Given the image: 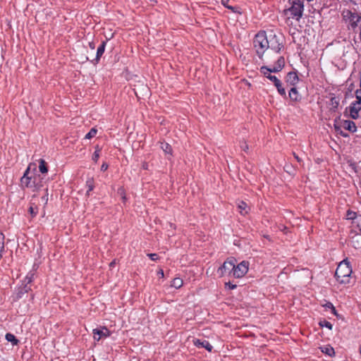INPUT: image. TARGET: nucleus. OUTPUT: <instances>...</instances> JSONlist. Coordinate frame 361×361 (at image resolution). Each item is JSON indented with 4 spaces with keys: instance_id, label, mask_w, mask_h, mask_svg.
<instances>
[{
    "instance_id": "28",
    "label": "nucleus",
    "mask_w": 361,
    "mask_h": 361,
    "mask_svg": "<svg viewBox=\"0 0 361 361\" xmlns=\"http://www.w3.org/2000/svg\"><path fill=\"white\" fill-rule=\"evenodd\" d=\"M161 147L165 152V153L171 154L172 148L169 144L166 142H162Z\"/></svg>"
},
{
    "instance_id": "5",
    "label": "nucleus",
    "mask_w": 361,
    "mask_h": 361,
    "mask_svg": "<svg viewBox=\"0 0 361 361\" xmlns=\"http://www.w3.org/2000/svg\"><path fill=\"white\" fill-rule=\"evenodd\" d=\"M290 6L285 10V13L289 15V18L299 20L303 14L304 2L302 0H289Z\"/></svg>"
},
{
    "instance_id": "27",
    "label": "nucleus",
    "mask_w": 361,
    "mask_h": 361,
    "mask_svg": "<svg viewBox=\"0 0 361 361\" xmlns=\"http://www.w3.org/2000/svg\"><path fill=\"white\" fill-rule=\"evenodd\" d=\"M4 235L0 233V260L2 258V253L4 251Z\"/></svg>"
},
{
    "instance_id": "42",
    "label": "nucleus",
    "mask_w": 361,
    "mask_h": 361,
    "mask_svg": "<svg viewBox=\"0 0 361 361\" xmlns=\"http://www.w3.org/2000/svg\"><path fill=\"white\" fill-rule=\"evenodd\" d=\"M240 147L245 152H247L248 150V149H249L248 145L245 142H243L241 144Z\"/></svg>"
},
{
    "instance_id": "35",
    "label": "nucleus",
    "mask_w": 361,
    "mask_h": 361,
    "mask_svg": "<svg viewBox=\"0 0 361 361\" xmlns=\"http://www.w3.org/2000/svg\"><path fill=\"white\" fill-rule=\"evenodd\" d=\"M334 128H335V130L339 133L341 136L344 137H347L348 136V135L345 133H344L343 131L341 130V128L336 125H334Z\"/></svg>"
},
{
    "instance_id": "22",
    "label": "nucleus",
    "mask_w": 361,
    "mask_h": 361,
    "mask_svg": "<svg viewBox=\"0 0 361 361\" xmlns=\"http://www.w3.org/2000/svg\"><path fill=\"white\" fill-rule=\"evenodd\" d=\"M360 214H357L356 212H353L351 210H348L346 213V216L348 219L353 220V224H355V221H357V218Z\"/></svg>"
},
{
    "instance_id": "38",
    "label": "nucleus",
    "mask_w": 361,
    "mask_h": 361,
    "mask_svg": "<svg viewBox=\"0 0 361 361\" xmlns=\"http://www.w3.org/2000/svg\"><path fill=\"white\" fill-rule=\"evenodd\" d=\"M118 194H119L121 197L123 201L126 200V195H125V190L123 188H120L118 189Z\"/></svg>"
},
{
    "instance_id": "43",
    "label": "nucleus",
    "mask_w": 361,
    "mask_h": 361,
    "mask_svg": "<svg viewBox=\"0 0 361 361\" xmlns=\"http://www.w3.org/2000/svg\"><path fill=\"white\" fill-rule=\"evenodd\" d=\"M226 7L230 10H231L234 13H237V10L238 8L237 7H234V6H226Z\"/></svg>"
},
{
    "instance_id": "2",
    "label": "nucleus",
    "mask_w": 361,
    "mask_h": 361,
    "mask_svg": "<svg viewBox=\"0 0 361 361\" xmlns=\"http://www.w3.org/2000/svg\"><path fill=\"white\" fill-rule=\"evenodd\" d=\"M352 274V267L347 259L339 263L335 272V277L341 284L350 283V277Z\"/></svg>"
},
{
    "instance_id": "17",
    "label": "nucleus",
    "mask_w": 361,
    "mask_h": 361,
    "mask_svg": "<svg viewBox=\"0 0 361 361\" xmlns=\"http://www.w3.org/2000/svg\"><path fill=\"white\" fill-rule=\"evenodd\" d=\"M36 197V195H34L32 197V200L30 202V206L28 209V212L30 214L31 216L35 217L38 213V207L36 205L35 202H32V200Z\"/></svg>"
},
{
    "instance_id": "13",
    "label": "nucleus",
    "mask_w": 361,
    "mask_h": 361,
    "mask_svg": "<svg viewBox=\"0 0 361 361\" xmlns=\"http://www.w3.org/2000/svg\"><path fill=\"white\" fill-rule=\"evenodd\" d=\"M361 106L353 102L349 106L350 116L353 119H357L359 117V111Z\"/></svg>"
},
{
    "instance_id": "36",
    "label": "nucleus",
    "mask_w": 361,
    "mask_h": 361,
    "mask_svg": "<svg viewBox=\"0 0 361 361\" xmlns=\"http://www.w3.org/2000/svg\"><path fill=\"white\" fill-rule=\"evenodd\" d=\"M87 186L88 188V190L87 191V195H89V192L92 191L94 189V184L92 180H88L87 181Z\"/></svg>"
},
{
    "instance_id": "39",
    "label": "nucleus",
    "mask_w": 361,
    "mask_h": 361,
    "mask_svg": "<svg viewBox=\"0 0 361 361\" xmlns=\"http://www.w3.org/2000/svg\"><path fill=\"white\" fill-rule=\"evenodd\" d=\"M237 286L235 284L231 283L230 281L225 283V288H228L230 290H233L236 288Z\"/></svg>"
},
{
    "instance_id": "49",
    "label": "nucleus",
    "mask_w": 361,
    "mask_h": 361,
    "mask_svg": "<svg viewBox=\"0 0 361 361\" xmlns=\"http://www.w3.org/2000/svg\"><path fill=\"white\" fill-rule=\"evenodd\" d=\"M331 312L336 315L337 314V312H336V308L334 307V306L331 309Z\"/></svg>"
},
{
    "instance_id": "15",
    "label": "nucleus",
    "mask_w": 361,
    "mask_h": 361,
    "mask_svg": "<svg viewBox=\"0 0 361 361\" xmlns=\"http://www.w3.org/2000/svg\"><path fill=\"white\" fill-rule=\"evenodd\" d=\"M288 97L292 102H300L302 97L299 94L296 87H293L290 88L288 94Z\"/></svg>"
},
{
    "instance_id": "48",
    "label": "nucleus",
    "mask_w": 361,
    "mask_h": 361,
    "mask_svg": "<svg viewBox=\"0 0 361 361\" xmlns=\"http://www.w3.org/2000/svg\"><path fill=\"white\" fill-rule=\"evenodd\" d=\"M293 154L298 162L300 163L302 161V159L295 152H293Z\"/></svg>"
},
{
    "instance_id": "33",
    "label": "nucleus",
    "mask_w": 361,
    "mask_h": 361,
    "mask_svg": "<svg viewBox=\"0 0 361 361\" xmlns=\"http://www.w3.org/2000/svg\"><path fill=\"white\" fill-rule=\"evenodd\" d=\"M284 170L289 174H294L295 169H293V166L291 164H286L284 166Z\"/></svg>"
},
{
    "instance_id": "31",
    "label": "nucleus",
    "mask_w": 361,
    "mask_h": 361,
    "mask_svg": "<svg viewBox=\"0 0 361 361\" xmlns=\"http://www.w3.org/2000/svg\"><path fill=\"white\" fill-rule=\"evenodd\" d=\"M319 326H322V327H326L329 329H332V327H333V325L331 324V322L324 319L322 321H320L319 323Z\"/></svg>"
},
{
    "instance_id": "26",
    "label": "nucleus",
    "mask_w": 361,
    "mask_h": 361,
    "mask_svg": "<svg viewBox=\"0 0 361 361\" xmlns=\"http://www.w3.org/2000/svg\"><path fill=\"white\" fill-rule=\"evenodd\" d=\"M247 207V205L245 202H240V203L238 205V207L241 214H245L247 213V211L246 210Z\"/></svg>"
},
{
    "instance_id": "30",
    "label": "nucleus",
    "mask_w": 361,
    "mask_h": 361,
    "mask_svg": "<svg viewBox=\"0 0 361 361\" xmlns=\"http://www.w3.org/2000/svg\"><path fill=\"white\" fill-rule=\"evenodd\" d=\"M97 133V129H96L95 128H92L89 131V133L86 134V135L85 136V139H91L96 135Z\"/></svg>"
},
{
    "instance_id": "50",
    "label": "nucleus",
    "mask_w": 361,
    "mask_h": 361,
    "mask_svg": "<svg viewBox=\"0 0 361 361\" xmlns=\"http://www.w3.org/2000/svg\"><path fill=\"white\" fill-rule=\"evenodd\" d=\"M158 274L161 275V277H164V271L162 269H160L159 271H158Z\"/></svg>"
},
{
    "instance_id": "19",
    "label": "nucleus",
    "mask_w": 361,
    "mask_h": 361,
    "mask_svg": "<svg viewBox=\"0 0 361 361\" xmlns=\"http://www.w3.org/2000/svg\"><path fill=\"white\" fill-rule=\"evenodd\" d=\"M339 105V99L336 97H331L329 102V109L331 111H336Z\"/></svg>"
},
{
    "instance_id": "29",
    "label": "nucleus",
    "mask_w": 361,
    "mask_h": 361,
    "mask_svg": "<svg viewBox=\"0 0 361 361\" xmlns=\"http://www.w3.org/2000/svg\"><path fill=\"white\" fill-rule=\"evenodd\" d=\"M100 152H101V149L99 148V147L98 145H97L95 147V151L92 155V160L94 162H97L98 161V159L99 158Z\"/></svg>"
},
{
    "instance_id": "45",
    "label": "nucleus",
    "mask_w": 361,
    "mask_h": 361,
    "mask_svg": "<svg viewBox=\"0 0 361 361\" xmlns=\"http://www.w3.org/2000/svg\"><path fill=\"white\" fill-rule=\"evenodd\" d=\"M108 169V165L105 163H104L101 166V171H105Z\"/></svg>"
},
{
    "instance_id": "12",
    "label": "nucleus",
    "mask_w": 361,
    "mask_h": 361,
    "mask_svg": "<svg viewBox=\"0 0 361 361\" xmlns=\"http://www.w3.org/2000/svg\"><path fill=\"white\" fill-rule=\"evenodd\" d=\"M106 44V41H103L97 48L96 57L91 61L94 64H97L99 61L100 58L102 57L105 51Z\"/></svg>"
},
{
    "instance_id": "16",
    "label": "nucleus",
    "mask_w": 361,
    "mask_h": 361,
    "mask_svg": "<svg viewBox=\"0 0 361 361\" xmlns=\"http://www.w3.org/2000/svg\"><path fill=\"white\" fill-rule=\"evenodd\" d=\"M343 126L345 130L351 133H355L357 130V126L355 122L350 120L344 121Z\"/></svg>"
},
{
    "instance_id": "21",
    "label": "nucleus",
    "mask_w": 361,
    "mask_h": 361,
    "mask_svg": "<svg viewBox=\"0 0 361 361\" xmlns=\"http://www.w3.org/2000/svg\"><path fill=\"white\" fill-rule=\"evenodd\" d=\"M275 87H276L277 89V91L279 93V94L282 97H286V90L282 86V83L281 82L280 80H279L275 84H274Z\"/></svg>"
},
{
    "instance_id": "54",
    "label": "nucleus",
    "mask_w": 361,
    "mask_h": 361,
    "mask_svg": "<svg viewBox=\"0 0 361 361\" xmlns=\"http://www.w3.org/2000/svg\"><path fill=\"white\" fill-rule=\"evenodd\" d=\"M223 4L226 6H228V4H226L223 1Z\"/></svg>"
},
{
    "instance_id": "10",
    "label": "nucleus",
    "mask_w": 361,
    "mask_h": 361,
    "mask_svg": "<svg viewBox=\"0 0 361 361\" xmlns=\"http://www.w3.org/2000/svg\"><path fill=\"white\" fill-rule=\"evenodd\" d=\"M94 339L99 341L102 338H106L110 336V331L105 326L101 329H93Z\"/></svg>"
},
{
    "instance_id": "24",
    "label": "nucleus",
    "mask_w": 361,
    "mask_h": 361,
    "mask_svg": "<svg viewBox=\"0 0 361 361\" xmlns=\"http://www.w3.org/2000/svg\"><path fill=\"white\" fill-rule=\"evenodd\" d=\"M39 170L42 173H47V171H48V167H47V163L44 159H41L39 160Z\"/></svg>"
},
{
    "instance_id": "20",
    "label": "nucleus",
    "mask_w": 361,
    "mask_h": 361,
    "mask_svg": "<svg viewBox=\"0 0 361 361\" xmlns=\"http://www.w3.org/2000/svg\"><path fill=\"white\" fill-rule=\"evenodd\" d=\"M321 349L322 353H324L326 355H328L330 357H333L335 355L334 349L331 345H326L322 347Z\"/></svg>"
},
{
    "instance_id": "55",
    "label": "nucleus",
    "mask_w": 361,
    "mask_h": 361,
    "mask_svg": "<svg viewBox=\"0 0 361 361\" xmlns=\"http://www.w3.org/2000/svg\"><path fill=\"white\" fill-rule=\"evenodd\" d=\"M226 1H228V0H226Z\"/></svg>"
},
{
    "instance_id": "4",
    "label": "nucleus",
    "mask_w": 361,
    "mask_h": 361,
    "mask_svg": "<svg viewBox=\"0 0 361 361\" xmlns=\"http://www.w3.org/2000/svg\"><path fill=\"white\" fill-rule=\"evenodd\" d=\"M285 66V59L283 56H280L277 59L275 65L272 67L262 66L260 68V73L263 74L267 78L270 80L275 84L279 79L275 75H271V73H277L281 71Z\"/></svg>"
},
{
    "instance_id": "25",
    "label": "nucleus",
    "mask_w": 361,
    "mask_h": 361,
    "mask_svg": "<svg viewBox=\"0 0 361 361\" xmlns=\"http://www.w3.org/2000/svg\"><path fill=\"white\" fill-rule=\"evenodd\" d=\"M183 284V280L180 278H175L171 282V286L176 288H180Z\"/></svg>"
},
{
    "instance_id": "14",
    "label": "nucleus",
    "mask_w": 361,
    "mask_h": 361,
    "mask_svg": "<svg viewBox=\"0 0 361 361\" xmlns=\"http://www.w3.org/2000/svg\"><path fill=\"white\" fill-rule=\"evenodd\" d=\"M299 81V78L295 72H289L286 77V82L294 86Z\"/></svg>"
},
{
    "instance_id": "6",
    "label": "nucleus",
    "mask_w": 361,
    "mask_h": 361,
    "mask_svg": "<svg viewBox=\"0 0 361 361\" xmlns=\"http://www.w3.org/2000/svg\"><path fill=\"white\" fill-rule=\"evenodd\" d=\"M342 16L345 20H349L353 29L356 28L361 21V16L357 14L356 12H352L350 10L343 11Z\"/></svg>"
},
{
    "instance_id": "40",
    "label": "nucleus",
    "mask_w": 361,
    "mask_h": 361,
    "mask_svg": "<svg viewBox=\"0 0 361 361\" xmlns=\"http://www.w3.org/2000/svg\"><path fill=\"white\" fill-rule=\"evenodd\" d=\"M46 194L42 197L41 200H42V202H43V204L45 205L47 204V202H48V189L46 188Z\"/></svg>"
},
{
    "instance_id": "32",
    "label": "nucleus",
    "mask_w": 361,
    "mask_h": 361,
    "mask_svg": "<svg viewBox=\"0 0 361 361\" xmlns=\"http://www.w3.org/2000/svg\"><path fill=\"white\" fill-rule=\"evenodd\" d=\"M34 273L32 272H29L27 274V275L26 276V277L25 278V280H24V283H27V284H30L33 280V278H34Z\"/></svg>"
},
{
    "instance_id": "53",
    "label": "nucleus",
    "mask_w": 361,
    "mask_h": 361,
    "mask_svg": "<svg viewBox=\"0 0 361 361\" xmlns=\"http://www.w3.org/2000/svg\"><path fill=\"white\" fill-rule=\"evenodd\" d=\"M143 168H144L145 169H147V164H144V165H143Z\"/></svg>"
},
{
    "instance_id": "3",
    "label": "nucleus",
    "mask_w": 361,
    "mask_h": 361,
    "mask_svg": "<svg viewBox=\"0 0 361 361\" xmlns=\"http://www.w3.org/2000/svg\"><path fill=\"white\" fill-rule=\"evenodd\" d=\"M253 46L259 59H262L265 51L269 49L268 37L265 31H259L253 39Z\"/></svg>"
},
{
    "instance_id": "34",
    "label": "nucleus",
    "mask_w": 361,
    "mask_h": 361,
    "mask_svg": "<svg viewBox=\"0 0 361 361\" xmlns=\"http://www.w3.org/2000/svg\"><path fill=\"white\" fill-rule=\"evenodd\" d=\"M360 94H361L360 90H357L355 91V96H356L357 100L354 103H355L356 104L361 106V95H360Z\"/></svg>"
},
{
    "instance_id": "52",
    "label": "nucleus",
    "mask_w": 361,
    "mask_h": 361,
    "mask_svg": "<svg viewBox=\"0 0 361 361\" xmlns=\"http://www.w3.org/2000/svg\"><path fill=\"white\" fill-rule=\"evenodd\" d=\"M360 88H361V72H360ZM360 90L361 91V89Z\"/></svg>"
},
{
    "instance_id": "7",
    "label": "nucleus",
    "mask_w": 361,
    "mask_h": 361,
    "mask_svg": "<svg viewBox=\"0 0 361 361\" xmlns=\"http://www.w3.org/2000/svg\"><path fill=\"white\" fill-rule=\"evenodd\" d=\"M269 49L274 51L276 53H280L283 48V40L275 34H270L268 37Z\"/></svg>"
},
{
    "instance_id": "9",
    "label": "nucleus",
    "mask_w": 361,
    "mask_h": 361,
    "mask_svg": "<svg viewBox=\"0 0 361 361\" xmlns=\"http://www.w3.org/2000/svg\"><path fill=\"white\" fill-rule=\"evenodd\" d=\"M249 262L246 261H243L237 266L235 265V267L233 269V276L235 278H241L248 271Z\"/></svg>"
},
{
    "instance_id": "1",
    "label": "nucleus",
    "mask_w": 361,
    "mask_h": 361,
    "mask_svg": "<svg viewBox=\"0 0 361 361\" xmlns=\"http://www.w3.org/2000/svg\"><path fill=\"white\" fill-rule=\"evenodd\" d=\"M30 174V166L25 170L23 177L20 178L21 185L24 188H32L37 191L43 187L42 178L40 175Z\"/></svg>"
},
{
    "instance_id": "23",
    "label": "nucleus",
    "mask_w": 361,
    "mask_h": 361,
    "mask_svg": "<svg viewBox=\"0 0 361 361\" xmlns=\"http://www.w3.org/2000/svg\"><path fill=\"white\" fill-rule=\"evenodd\" d=\"M5 337L6 339L8 342H11L13 345H18V343H19V341L16 338V337L11 333H7Z\"/></svg>"
},
{
    "instance_id": "8",
    "label": "nucleus",
    "mask_w": 361,
    "mask_h": 361,
    "mask_svg": "<svg viewBox=\"0 0 361 361\" xmlns=\"http://www.w3.org/2000/svg\"><path fill=\"white\" fill-rule=\"evenodd\" d=\"M236 259L234 257L228 258L224 264L218 269L217 273L220 276H223L224 274L228 271L229 273L233 271L235 267Z\"/></svg>"
},
{
    "instance_id": "18",
    "label": "nucleus",
    "mask_w": 361,
    "mask_h": 361,
    "mask_svg": "<svg viewBox=\"0 0 361 361\" xmlns=\"http://www.w3.org/2000/svg\"><path fill=\"white\" fill-rule=\"evenodd\" d=\"M30 290H31V286L25 283L23 286L19 288L17 293V298H23V295L27 293Z\"/></svg>"
},
{
    "instance_id": "46",
    "label": "nucleus",
    "mask_w": 361,
    "mask_h": 361,
    "mask_svg": "<svg viewBox=\"0 0 361 361\" xmlns=\"http://www.w3.org/2000/svg\"><path fill=\"white\" fill-rule=\"evenodd\" d=\"M116 264H117L116 259H115L112 262H110V264H109L110 268L114 267Z\"/></svg>"
},
{
    "instance_id": "41",
    "label": "nucleus",
    "mask_w": 361,
    "mask_h": 361,
    "mask_svg": "<svg viewBox=\"0 0 361 361\" xmlns=\"http://www.w3.org/2000/svg\"><path fill=\"white\" fill-rule=\"evenodd\" d=\"M147 256L152 260V261H157L159 259V256L156 253H149L147 254Z\"/></svg>"
},
{
    "instance_id": "44",
    "label": "nucleus",
    "mask_w": 361,
    "mask_h": 361,
    "mask_svg": "<svg viewBox=\"0 0 361 361\" xmlns=\"http://www.w3.org/2000/svg\"><path fill=\"white\" fill-rule=\"evenodd\" d=\"M326 308L331 309L334 305L331 302H326L325 305H323Z\"/></svg>"
},
{
    "instance_id": "47",
    "label": "nucleus",
    "mask_w": 361,
    "mask_h": 361,
    "mask_svg": "<svg viewBox=\"0 0 361 361\" xmlns=\"http://www.w3.org/2000/svg\"><path fill=\"white\" fill-rule=\"evenodd\" d=\"M89 47L91 49H95V43L94 42H89Z\"/></svg>"
},
{
    "instance_id": "37",
    "label": "nucleus",
    "mask_w": 361,
    "mask_h": 361,
    "mask_svg": "<svg viewBox=\"0 0 361 361\" xmlns=\"http://www.w3.org/2000/svg\"><path fill=\"white\" fill-rule=\"evenodd\" d=\"M354 225L359 228V231L361 233V215L358 216V217L357 218V221H355V224Z\"/></svg>"
},
{
    "instance_id": "11",
    "label": "nucleus",
    "mask_w": 361,
    "mask_h": 361,
    "mask_svg": "<svg viewBox=\"0 0 361 361\" xmlns=\"http://www.w3.org/2000/svg\"><path fill=\"white\" fill-rule=\"evenodd\" d=\"M194 345L197 348H204L209 352H212L213 349V346L209 343V342L207 340L201 341L200 339L193 340Z\"/></svg>"
},
{
    "instance_id": "51",
    "label": "nucleus",
    "mask_w": 361,
    "mask_h": 361,
    "mask_svg": "<svg viewBox=\"0 0 361 361\" xmlns=\"http://www.w3.org/2000/svg\"><path fill=\"white\" fill-rule=\"evenodd\" d=\"M350 166L353 169H355V168H356V164H355V163H351V164H350Z\"/></svg>"
}]
</instances>
